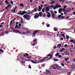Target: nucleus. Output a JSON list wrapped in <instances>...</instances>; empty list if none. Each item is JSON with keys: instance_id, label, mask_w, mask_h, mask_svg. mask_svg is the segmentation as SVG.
Segmentation results:
<instances>
[{"instance_id": "obj_7", "label": "nucleus", "mask_w": 75, "mask_h": 75, "mask_svg": "<svg viewBox=\"0 0 75 75\" xmlns=\"http://www.w3.org/2000/svg\"><path fill=\"white\" fill-rule=\"evenodd\" d=\"M40 16L39 15V14L38 13H36L34 17L35 18H38V17H39Z\"/></svg>"}, {"instance_id": "obj_51", "label": "nucleus", "mask_w": 75, "mask_h": 75, "mask_svg": "<svg viewBox=\"0 0 75 75\" xmlns=\"http://www.w3.org/2000/svg\"><path fill=\"white\" fill-rule=\"evenodd\" d=\"M47 17H48V18L50 17H51V15H48L47 16Z\"/></svg>"}, {"instance_id": "obj_55", "label": "nucleus", "mask_w": 75, "mask_h": 75, "mask_svg": "<svg viewBox=\"0 0 75 75\" xmlns=\"http://www.w3.org/2000/svg\"><path fill=\"white\" fill-rule=\"evenodd\" d=\"M50 26V24H48L47 25V27H49Z\"/></svg>"}, {"instance_id": "obj_34", "label": "nucleus", "mask_w": 75, "mask_h": 75, "mask_svg": "<svg viewBox=\"0 0 75 75\" xmlns=\"http://www.w3.org/2000/svg\"><path fill=\"white\" fill-rule=\"evenodd\" d=\"M48 57H44L43 58V59H44V60H45V59H47V58H48Z\"/></svg>"}, {"instance_id": "obj_30", "label": "nucleus", "mask_w": 75, "mask_h": 75, "mask_svg": "<svg viewBox=\"0 0 75 75\" xmlns=\"http://www.w3.org/2000/svg\"><path fill=\"white\" fill-rule=\"evenodd\" d=\"M7 7H8V8H10V7H11V4H10L9 5H8L7 6Z\"/></svg>"}, {"instance_id": "obj_17", "label": "nucleus", "mask_w": 75, "mask_h": 75, "mask_svg": "<svg viewBox=\"0 0 75 75\" xmlns=\"http://www.w3.org/2000/svg\"><path fill=\"white\" fill-rule=\"evenodd\" d=\"M39 31H38V30H37L34 31V33L36 34L37 33H39Z\"/></svg>"}, {"instance_id": "obj_32", "label": "nucleus", "mask_w": 75, "mask_h": 75, "mask_svg": "<svg viewBox=\"0 0 75 75\" xmlns=\"http://www.w3.org/2000/svg\"><path fill=\"white\" fill-rule=\"evenodd\" d=\"M35 35H36V34L35 33H34L33 34H32V36L33 37H34V36H35Z\"/></svg>"}, {"instance_id": "obj_43", "label": "nucleus", "mask_w": 75, "mask_h": 75, "mask_svg": "<svg viewBox=\"0 0 75 75\" xmlns=\"http://www.w3.org/2000/svg\"><path fill=\"white\" fill-rule=\"evenodd\" d=\"M10 3L11 4H13V1H10Z\"/></svg>"}, {"instance_id": "obj_22", "label": "nucleus", "mask_w": 75, "mask_h": 75, "mask_svg": "<svg viewBox=\"0 0 75 75\" xmlns=\"http://www.w3.org/2000/svg\"><path fill=\"white\" fill-rule=\"evenodd\" d=\"M46 73H48V74H51V72H50V71L48 70L46 71Z\"/></svg>"}, {"instance_id": "obj_59", "label": "nucleus", "mask_w": 75, "mask_h": 75, "mask_svg": "<svg viewBox=\"0 0 75 75\" xmlns=\"http://www.w3.org/2000/svg\"><path fill=\"white\" fill-rule=\"evenodd\" d=\"M27 33H28V34H29V33H31V32H30V31H28V30H27Z\"/></svg>"}, {"instance_id": "obj_57", "label": "nucleus", "mask_w": 75, "mask_h": 75, "mask_svg": "<svg viewBox=\"0 0 75 75\" xmlns=\"http://www.w3.org/2000/svg\"><path fill=\"white\" fill-rule=\"evenodd\" d=\"M41 66H42V67H45V65H44V64H42L41 65Z\"/></svg>"}, {"instance_id": "obj_60", "label": "nucleus", "mask_w": 75, "mask_h": 75, "mask_svg": "<svg viewBox=\"0 0 75 75\" xmlns=\"http://www.w3.org/2000/svg\"><path fill=\"white\" fill-rule=\"evenodd\" d=\"M44 36L45 37H48V35L47 34H45L44 35Z\"/></svg>"}, {"instance_id": "obj_12", "label": "nucleus", "mask_w": 75, "mask_h": 75, "mask_svg": "<svg viewBox=\"0 0 75 75\" xmlns=\"http://www.w3.org/2000/svg\"><path fill=\"white\" fill-rule=\"evenodd\" d=\"M39 16L40 17H42V16L43 13H42V12H40L39 13Z\"/></svg>"}, {"instance_id": "obj_45", "label": "nucleus", "mask_w": 75, "mask_h": 75, "mask_svg": "<svg viewBox=\"0 0 75 75\" xmlns=\"http://www.w3.org/2000/svg\"><path fill=\"white\" fill-rule=\"evenodd\" d=\"M61 64L62 67H64V64L63 63H61Z\"/></svg>"}, {"instance_id": "obj_36", "label": "nucleus", "mask_w": 75, "mask_h": 75, "mask_svg": "<svg viewBox=\"0 0 75 75\" xmlns=\"http://www.w3.org/2000/svg\"><path fill=\"white\" fill-rule=\"evenodd\" d=\"M59 1H61L62 2H65V1H64V0H58Z\"/></svg>"}, {"instance_id": "obj_38", "label": "nucleus", "mask_w": 75, "mask_h": 75, "mask_svg": "<svg viewBox=\"0 0 75 75\" xmlns=\"http://www.w3.org/2000/svg\"><path fill=\"white\" fill-rule=\"evenodd\" d=\"M42 13H44V12H45V9H42Z\"/></svg>"}, {"instance_id": "obj_15", "label": "nucleus", "mask_w": 75, "mask_h": 75, "mask_svg": "<svg viewBox=\"0 0 75 75\" xmlns=\"http://www.w3.org/2000/svg\"><path fill=\"white\" fill-rule=\"evenodd\" d=\"M49 10H50V8H49V7H47L46 8L45 11L47 12V11H49Z\"/></svg>"}, {"instance_id": "obj_61", "label": "nucleus", "mask_w": 75, "mask_h": 75, "mask_svg": "<svg viewBox=\"0 0 75 75\" xmlns=\"http://www.w3.org/2000/svg\"><path fill=\"white\" fill-rule=\"evenodd\" d=\"M64 47H68V45H67V44H66L64 45Z\"/></svg>"}, {"instance_id": "obj_23", "label": "nucleus", "mask_w": 75, "mask_h": 75, "mask_svg": "<svg viewBox=\"0 0 75 75\" xmlns=\"http://www.w3.org/2000/svg\"><path fill=\"white\" fill-rule=\"evenodd\" d=\"M35 61H38V60L39 61H40V59L39 58H35Z\"/></svg>"}, {"instance_id": "obj_47", "label": "nucleus", "mask_w": 75, "mask_h": 75, "mask_svg": "<svg viewBox=\"0 0 75 75\" xmlns=\"http://www.w3.org/2000/svg\"><path fill=\"white\" fill-rule=\"evenodd\" d=\"M53 34H54L53 33L52 35H48V36H47V37H49V36H52V35H53Z\"/></svg>"}, {"instance_id": "obj_27", "label": "nucleus", "mask_w": 75, "mask_h": 75, "mask_svg": "<svg viewBox=\"0 0 75 75\" xmlns=\"http://www.w3.org/2000/svg\"><path fill=\"white\" fill-rule=\"evenodd\" d=\"M32 58V57L31 56H27L26 57V58H27V59H29L30 58Z\"/></svg>"}, {"instance_id": "obj_6", "label": "nucleus", "mask_w": 75, "mask_h": 75, "mask_svg": "<svg viewBox=\"0 0 75 75\" xmlns=\"http://www.w3.org/2000/svg\"><path fill=\"white\" fill-rule=\"evenodd\" d=\"M51 68H56L57 69H59L58 66L56 64H55L53 65L52 66H51Z\"/></svg>"}, {"instance_id": "obj_20", "label": "nucleus", "mask_w": 75, "mask_h": 75, "mask_svg": "<svg viewBox=\"0 0 75 75\" xmlns=\"http://www.w3.org/2000/svg\"><path fill=\"white\" fill-rule=\"evenodd\" d=\"M23 55H24V57H26V56H29V54H28V53H26L25 54H23Z\"/></svg>"}, {"instance_id": "obj_49", "label": "nucleus", "mask_w": 75, "mask_h": 75, "mask_svg": "<svg viewBox=\"0 0 75 75\" xmlns=\"http://www.w3.org/2000/svg\"><path fill=\"white\" fill-rule=\"evenodd\" d=\"M64 59L65 61H68V59L65 57L64 58Z\"/></svg>"}, {"instance_id": "obj_24", "label": "nucleus", "mask_w": 75, "mask_h": 75, "mask_svg": "<svg viewBox=\"0 0 75 75\" xmlns=\"http://www.w3.org/2000/svg\"><path fill=\"white\" fill-rule=\"evenodd\" d=\"M20 6H21V7H24V4H23L21 3L20 4V5H19Z\"/></svg>"}, {"instance_id": "obj_19", "label": "nucleus", "mask_w": 75, "mask_h": 75, "mask_svg": "<svg viewBox=\"0 0 75 75\" xmlns=\"http://www.w3.org/2000/svg\"><path fill=\"white\" fill-rule=\"evenodd\" d=\"M65 50V49L63 47L62 49H61L60 50V51L61 52H62V51H63L64 50Z\"/></svg>"}, {"instance_id": "obj_5", "label": "nucleus", "mask_w": 75, "mask_h": 75, "mask_svg": "<svg viewBox=\"0 0 75 75\" xmlns=\"http://www.w3.org/2000/svg\"><path fill=\"white\" fill-rule=\"evenodd\" d=\"M50 13L52 14V18H54V19L55 18V14H54V12H52V11H50Z\"/></svg>"}, {"instance_id": "obj_56", "label": "nucleus", "mask_w": 75, "mask_h": 75, "mask_svg": "<svg viewBox=\"0 0 75 75\" xmlns=\"http://www.w3.org/2000/svg\"><path fill=\"white\" fill-rule=\"evenodd\" d=\"M26 14H30V11L27 12Z\"/></svg>"}, {"instance_id": "obj_14", "label": "nucleus", "mask_w": 75, "mask_h": 75, "mask_svg": "<svg viewBox=\"0 0 75 75\" xmlns=\"http://www.w3.org/2000/svg\"><path fill=\"white\" fill-rule=\"evenodd\" d=\"M70 42H73L74 44H75V41L74 40H70Z\"/></svg>"}, {"instance_id": "obj_1", "label": "nucleus", "mask_w": 75, "mask_h": 75, "mask_svg": "<svg viewBox=\"0 0 75 75\" xmlns=\"http://www.w3.org/2000/svg\"><path fill=\"white\" fill-rule=\"evenodd\" d=\"M31 17L30 15L27 14L23 16L24 18L26 19L27 20H30Z\"/></svg>"}, {"instance_id": "obj_21", "label": "nucleus", "mask_w": 75, "mask_h": 75, "mask_svg": "<svg viewBox=\"0 0 75 75\" xmlns=\"http://www.w3.org/2000/svg\"><path fill=\"white\" fill-rule=\"evenodd\" d=\"M59 55V53H57L55 54V56L56 57H58Z\"/></svg>"}, {"instance_id": "obj_64", "label": "nucleus", "mask_w": 75, "mask_h": 75, "mask_svg": "<svg viewBox=\"0 0 75 75\" xmlns=\"http://www.w3.org/2000/svg\"><path fill=\"white\" fill-rule=\"evenodd\" d=\"M57 48V46H56L54 47V49H56Z\"/></svg>"}, {"instance_id": "obj_28", "label": "nucleus", "mask_w": 75, "mask_h": 75, "mask_svg": "<svg viewBox=\"0 0 75 75\" xmlns=\"http://www.w3.org/2000/svg\"><path fill=\"white\" fill-rule=\"evenodd\" d=\"M70 10H71V9H68L67 10H66V11L67 13H68V12H69V11H70Z\"/></svg>"}, {"instance_id": "obj_26", "label": "nucleus", "mask_w": 75, "mask_h": 75, "mask_svg": "<svg viewBox=\"0 0 75 75\" xmlns=\"http://www.w3.org/2000/svg\"><path fill=\"white\" fill-rule=\"evenodd\" d=\"M15 28H20V27H18V26L17 25H16Z\"/></svg>"}, {"instance_id": "obj_58", "label": "nucleus", "mask_w": 75, "mask_h": 75, "mask_svg": "<svg viewBox=\"0 0 75 75\" xmlns=\"http://www.w3.org/2000/svg\"><path fill=\"white\" fill-rule=\"evenodd\" d=\"M70 17V16H67V17L66 18V19H68V18H69Z\"/></svg>"}, {"instance_id": "obj_42", "label": "nucleus", "mask_w": 75, "mask_h": 75, "mask_svg": "<svg viewBox=\"0 0 75 75\" xmlns=\"http://www.w3.org/2000/svg\"><path fill=\"white\" fill-rule=\"evenodd\" d=\"M12 23H13V21H11L10 22V25H11V24H12Z\"/></svg>"}, {"instance_id": "obj_44", "label": "nucleus", "mask_w": 75, "mask_h": 75, "mask_svg": "<svg viewBox=\"0 0 75 75\" xmlns=\"http://www.w3.org/2000/svg\"><path fill=\"white\" fill-rule=\"evenodd\" d=\"M21 62L22 63V64H25V62H24L23 61H22Z\"/></svg>"}, {"instance_id": "obj_35", "label": "nucleus", "mask_w": 75, "mask_h": 75, "mask_svg": "<svg viewBox=\"0 0 75 75\" xmlns=\"http://www.w3.org/2000/svg\"><path fill=\"white\" fill-rule=\"evenodd\" d=\"M53 60H54V61H58L59 60L58 59H53Z\"/></svg>"}, {"instance_id": "obj_18", "label": "nucleus", "mask_w": 75, "mask_h": 75, "mask_svg": "<svg viewBox=\"0 0 75 75\" xmlns=\"http://www.w3.org/2000/svg\"><path fill=\"white\" fill-rule=\"evenodd\" d=\"M67 7H68V6L67 5H64V7L63 8V10H65Z\"/></svg>"}, {"instance_id": "obj_10", "label": "nucleus", "mask_w": 75, "mask_h": 75, "mask_svg": "<svg viewBox=\"0 0 75 75\" xmlns=\"http://www.w3.org/2000/svg\"><path fill=\"white\" fill-rule=\"evenodd\" d=\"M63 10V9H62V8H59L58 10V12L59 13V14H61V13H62V11Z\"/></svg>"}, {"instance_id": "obj_37", "label": "nucleus", "mask_w": 75, "mask_h": 75, "mask_svg": "<svg viewBox=\"0 0 75 75\" xmlns=\"http://www.w3.org/2000/svg\"><path fill=\"white\" fill-rule=\"evenodd\" d=\"M42 17H46V15H45V13H43Z\"/></svg>"}, {"instance_id": "obj_13", "label": "nucleus", "mask_w": 75, "mask_h": 75, "mask_svg": "<svg viewBox=\"0 0 75 75\" xmlns=\"http://www.w3.org/2000/svg\"><path fill=\"white\" fill-rule=\"evenodd\" d=\"M60 47H61V44H59L57 46V49H59V48H60Z\"/></svg>"}, {"instance_id": "obj_29", "label": "nucleus", "mask_w": 75, "mask_h": 75, "mask_svg": "<svg viewBox=\"0 0 75 75\" xmlns=\"http://www.w3.org/2000/svg\"><path fill=\"white\" fill-rule=\"evenodd\" d=\"M22 13L24 14H26V13H27V12L23 11H22Z\"/></svg>"}, {"instance_id": "obj_52", "label": "nucleus", "mask_w": 75, "mask_h": 75, "mask_svg": "<svg viewBox=\"0 0 75 75\" xmlns=\"http://www.w3.org/2000/svg\"><path fill=\"white\" fill-rule=\"evenodd\" d=\"M19 27H21V25L20 23H19L18 24Z\"/></svg>"}, {"instance_id": "obj_46", "label": "nucleus", "mask_w": 75, "mask_h": 75, "mask_svg": "<svg viewBox=\"0 0 75 75\" xmlns=\"http://www.w3.org/2000/svg\"><path fill=\"white\" fill-rule=\"evenodd\" d=\"M58 58H61V57H62V56L61 55H59L58 56Z\"/></svg>"}, {"instance_id": "obj_54", "label": "nucleus", "mask_w": 75, "mask_h": 75, "mask_svg": "<svg viewBox=\"0 0 75 75\" xmlns=\"http://www.w3.org/2000/svg\"><path fill=\"white\" fill-rule=\"evenodd\" d=\"M8 3V0H6L5 1V3Z\"/></svg>"}, {"instance_id": "obj_4", "label": "nucleus", "mask_w": 75, "mask_h": 75, "mask_svg": "<svg viewBox=\"0 0 75 75\" xmlns=\"http://www.w3.org/2000/svg\"><path fill=\"white\" fill-rule=\"evenodd\" d=\"M58 18H61L62 19H64L65 18V16H62L61 15H59L58 16Z\"/></svg>"}, {"instance_id": "obj_3", "label": "nucleus", "mask_w": 75, "mask_h": 75, "mask_svg": "<svg viewBox=\"0 0 75 75\" xmlns=\"http://www.w3.org/2000/svg\"><path fill=\"white\" fill-rule=\"evenodd\" d=\"M44 61V59H41V61H39V62H35V61L33 60H32L31 61V62L33 64H37L38 63H40V62H42V61Z\"/></svg>"}, {"instance_id": "obj_62", "label": "nucleus", "mask_w": 75, "mask_h": 75, "mask_svg": "<svg viewBox=\"0 0 75 75\" xmlns=\"http://www.w3.org/2000/svg\"><path fill=\"white\" fill-rule=\"evenodd\" d=\"M3 27V25H0V28H2Z\"/></svg>"}, {"instance_id": "obj_53", "label": "nucleus", "mask_w": 75, "mask_h": 75, "mask_svg": "<svg viewBox=\"0 0 75 75\" xmlns=\"http://www.w3.org/2000/svg\"><path fill=\"white\" fill-rule=\"evenodd\" d=\"M16 9H14L13 11L14 13H15V12H16Z\"/></svg>"}, {"instance_id": "obj_31", "label": "nucleus", "mask_w": 75, "mask_h": 75, "mask_svg": "<svg viewBox=\"0 0 75 75\" xmlns=\"http://www.w3.org/2000/svg\"><path fill=\"white\" fill-rule=\"evenodd\" d=\"M54 5H52L51 6H48V7H49V8H50V7H51V8H52L54 7Z\"/></svg>"}, {"instance_id": "obj_2", "label": "nucleus", "mask_w": 75, "mask_h": 75, "mask_svg": "<svg viewBox=\"0 0 75 75\" xmlns=\"http://www.w3.org/2000/svg\"><path fill=\"white\" fill-rule=\"evenodd\" d=\"M14 31H15V32H14L13 33H18V34H26V33L25 32L21 33L20 32V31L17 30H14Z\"/></svg>"}, {"instance_id": "obj_39", "label": "nucleus", "mask_w": 75, "mask_h": 75, "mask_svg": "<svg viewBox=\"0 0 75 75\" xmlns=\"http://www.w3.org/2000/svg\"><path fill=\"white\" fill-rule=\"evenodd\" d=\"M66 39H67V40H68V39L69 38V36H66Z\"/></svg>"}, {"instance_id": "obj_9", "label": "nucleus", "mask_w": 75, "mask_h": 75, "mask_svg": "<svg viewBox=\"0 0 75 75\" xmlns=\"http://www.w3.org/2000/svg\"><path fill=\"white\" fill-rule=\"evenodd\" d=\"M64 53L65 55H70V53L69 52H67V51H66Z\"/></svg>"}, {"instance_id": "obj_25", "label": "nucleus", "mask_w": 75, "mask_h": 75, "mask_svg": "<svg viewBox=\"0 0 75 75\" xmlns=\"http://www.w3.org/2000/svg\"><path fill=\"white\" fill-rule=\"evenodd\" d=\"M55 2V1H52V2L50 3V4L52 5V4H53V3H54Z\"/></svg>"}, {"instance_id": "obj_8", "label": "nucleus", "mask_w": 75, "mask_h": 75, "mask_svg": "<svg viewBox=\"0 0 75 75\" xmlns=\"http://www.w3.org/2000/svg\"><path fill=\"white\" fill-rule=\"evenodd\" d=\"M38 11V7L37 8H34V9L32 11L33 13H34V12H37Z\"/></svg>"}, {"instance_id": "obj_11", "label": "nucleus", "mask_w": 75, "mask_h": 75, "mask_svg": "<svg viewBox=\"0 0 75 75\" xmlns=\"http://www.w3.org/2000/svg\"><path fill=\"white\" fill-rule=\"evenodd\" d=\"M75 64H73L71 65V68L72 69H74L75 68Z\"/></svg>"}, {"instance_id": "obj_41", "label": "nucleus", "mask_w": 75, "mask_h": 75, "mask_svg": "<svg viewBox=\"0 0 75 75\" xmlns=\"http://www.w3.org/2000/svg\"><path fill=\"white\" fill-rule=\"evenodd\" d=\"M66 2H67V3H68L69 4H70L71 3L72 1H70L69 2H68V1H66Z\"/></svg>"}, {"instance_id": "obj_40", "label": "nucleus", "mask_w": 75, "mask_h": 75, "mask_svg": "<svg viewBox=\"0 0 75 75\" xmlns=\"http://www.w3.org/2000/svg\"><path fill=\"white\" fill-rule=\"evenodd\" d=\"M0 52L3 53L4 52V51H3L2 49H0Z\"/></svg>"}, {"instance_id": "obj_50", "label": "nucleus", "mask_w": 75, "mask_h": 75, "mask_svg": "<svg viewBox=\"0 0 75 75\" xmlns=\"http://www.w3.org/2000/svg\"><path fill=\"white\" fill-rule=\"evenodd\" d=\"M28 68L29 69H31V65H30V64L29 65Z\"/></svg>"}, {"instance_id": "obj_48", "label": "nucleus", "mask_w": 75, "mask_h": 75, "mask_svg": "<svg viewBox=\"0 0 75 75\" xmlns=\"http://www.w3.org/2000/svg\"><path fill=\"white\" fill-rule=\"evenodd\" d=\"M56 8H57V7L56 6H54V7H53V9L54 10H55V9H56Z\"/></svg>"}, {"instance_id": "obj_16", "label": "nucleus", "mask_w": 75, "mask_h": 75, "mask_svg": "<svg viewBox=\"0 0 75 75\" xmlns=\"http://www.w3.org/2000/svg\"><path fill=\"white\" fill-rule=\"evenodd\" d=\"M41 8L40 6H39L38 11H41Z\"/></svg>"}, {"instance_id": "obj_63", "label": "nucleus", "mask_w": 75, "mask_h": 75, "mask_svg": "<svg viewBox=\"0 0 75 75\" xmlns=\"http://www.w3.org/2000/svg\"><path fill=\"white\" fill-rule=\"evenodd\" d=\"M36 41H37V40L36 39H35L34 41V40L33 41V42H36Z\"/></svg>"}, {"instance_id": "obj_33", "label": "nucleus", "mask_w": 75, "mask_h": 75, "mask_svg": "<svg viewBox=\"0 0 75 75\" xmlns=\"http://www.w3.org/2000/svg\"><path fill=\"white\" fill-rule=\"evenodd\" d=\"M47 6H48V4H45L44 5V6L45 7H47Z\"/></svg>"}]
</instances>
